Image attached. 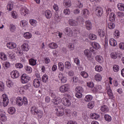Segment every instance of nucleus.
Segmentation results:
<instances>
[{
	"instance_id": "nucleus-1",
	"label": "nucleus",
	"mask_w": 124,
	"mask_h": 124,
	"mask_svg": "<svg viewBox=\"0 0 124 124\" xmlns=\"http://www.w3.org/2000/svg\"><path fill=\"white\" fill-rule=\"evenodd\" d=\"M16 104L19 107L23 105L27 106L28 104V99L26 97H23V98L21 97H17L16 99Z\"/></svg>"
},
{
	"instance_id": "nucleus-2",
	"label": "nucleus",
	"mask_w": 124,
	"mask_h": 124,
	"mask_svg": "<svg viewBox=\"0 0 124 124\" xmlns=\"http://www.w3.org/2000/svg\"><path fill=\"white\" fill-rule=\"evenodd\" d=\"M31 113L32 115H36L39 119H41L43 117V111L38 110L35 106L31 107Z\"/></svg>"
},
{
	"instance_id": "nucleus-3",
	"label": "nucleus",
	"mask_w": 124,
	"mask_h": 124,
	"mask_svg": "<svg viewBox=\"0 0 124 124\" xmlns=\"http://www.w3.org/2000/svg\"><path fill=\"white\" fill-rule=\"evenodd\" d=\"M30 80L31 78L26 74H23L21 77V82L22 84H27V83H29Z\"/></svg>"
},
{
	"instance_id": "nucleus-4",
	"label": "nucleus",
	"mask_w": 124,
	"mask_h": 124,
	"mask_svg": "<svg viewBox=\"0 0 124 124\" xmlns=\"http://www.w3.org/2000/svg\"><path fill=\"white\" fill-rule=\"evenodd\" d=\"M84 55L88 61H92L93 60V56L92 55V52L90 51L89 49H86L84 51Z\"/></svg>"
},
{
	"instance_id": "nucleus-5",
	"label": "nucleus",
	"mask_w": 124,
	"mask_h": 124,
	"mask_svg": "<svg viewBox=\"0 0 124 124\" xmlns=\"http://www.w3.org/2000/svg\"><path fill=\"white\" fill-rule=\"evenodd\" d=\"M61 102L63 105L67 106V107H69V106L71 105L70 100L66 98H62L61 100Z\"/></svg>"
},
{
	"instance_id": "nucleus-6",
	"label": "nucleus",
	"mask_w": 124,
	"mask_h": 124,
	"mask_svg": "<svg viewBox=\"0 0 124 124\" xmlns=\"http://www.w3.org/2000/svg\"><path fill=\"white\" fill-rule=\"evenodd\" d=\"M2 97L3 98L2 104L4 107H5L7 105H8V103H9V100L8 99V97L5 94H3L2 95Z\"/></svg>"
},
{
	"instance_id": "nucleus-7",
	"label": "nucleus",
	"mask_w": 124,
	"mask_h": 124,
	"mask_svg": "<svg viewBox=\"0 0 124 124\" xmlns=\"http://www.w3.org/2000/svg\"><path fill=\"white\" fill-rule=\"evenodd\" d=\"M65 33L67 34L68 36L71 37L73 36V31H72V29L69 27H66L65 29Z\"/></svg>"
},
{
	"instance_id": "nucleus-8",
	"label": "nucleus",
	"mask_w": 124,
	"mask_h": 124,
	"mask_svg": "<svg viewBox=\"0 0 124 124\" xmlns=\"http://www.w3.org/2000/svg\"><path fill=\"white\" fill-rule=\"evenodd\" d=\"M59 78L60 80L61 81V83L62 84H64V83H66V81H67V78L62 73H59Z\"/></svg>"
},
{
	"instance_id": "nucleus-9",
	"label": "nucleus",
	"mask_w": 124,
	"mask_h": 124,
	"mask_svg": "<svg viewBox=\"0 0 124 124\" xmlns=\"http://www.w3.org/2000/svg\"><path fill=\"white\" fill-rule=\"evenodd\" d=\"M69 89V86L67 84H65L63 85H62L60 88V91L61 93H65L66 92H67Z\"/></svg>"
},
{
	"instance_id": "nucleus-10",
	"label": "nucleus",
	"mask_w": 124,
	"mask_h": 124,
	"mask_svg": "<svg viewBox=\"0 0 124 124\" xmlns=\"http://www.w3.org/2000/svg\"><path fill=\"white\" fill-rule=\"evenodd\" d=\"M11 75L12 77V78H13V79H16V78H18L20 76V74H19V72L17 70L13 71L11 73Z\"/></svg>"
},
{
	"instance_id": "nucleus-11",
	"label": "nucleus",
	"mask_w": 124,
	"mask_h": 124,
	"mask_svg": "<svg viewBox=\"0 0 124 124\" xmlns=\"http://www.w3.org/2000/svg\"><path fill=\"white\" fill-rule=\"evenodd\" d=\"M107 90L108 91V94L110 99H113L114 98V95H113V93H112V90H111V88L110 86H108L107 87Z\"/></svg>"
},
{
	"instance_id": "nucleus-12",
	"label": "nucleus",
	"mask_w": 124,
	"mask_h": 124,
	"mask_svg": "<svg viewBox=\"0 0 124 124\" xmlns=\"http://www.w3.org/2000/svg\"><path fill=\"white\" fill-rule=\"evenodd\" d=\"M95 12L98 16H101L102 13H103V10L101 7H96L95 8Z\"/></svg>"
},
{
	"instance_id": "nucleus-13",
	"label": "nucleus",
	"mask_w": 124,
	"mask_h": 124,
	"mask_svg": "<svg viewBox=\"0 0 124 124\" xmlns=\"http://www.w3.org/2000/svg\"><path fill=\"white\" fill-rule=\"evenodd\" d=\"M33 85L34 88H39L40 86V80L39 79L35 78L33 81Z\"/></svg>"
},
{
	"instance_id": "nucleus-14",
	"label": "nucleus",
	"mask_w": 124,
	"mask_h": 124,
	"mask_svg": "<svg viewBox=\"0 0 124 124\" xmlns=\"http://www.w3.org/2000/svg\"><path fill=\"white\" fill-rule=\"evenodd\" d=\"M23 51L24 52H28L30 50V46L27 43H25L21 46Z\"/></svg>"
},
{
	"instance_id": "nucleus-15",
	"label": "nucleus",
	"mask_w": 124,
	"mask_h": 124,
	"mask_svg": "<svg viewBox=\"0 0 124 124\" xmlns=\"http://www.w3.org/2000/svg\"><path fill=\"white\" fill-rule=\"evenodd\" d=\"M117 15L120 18L121 23H124V13L122 12H118Z\"/></svg>"
},
{
	"instance_id": "nucleus-16",
	"label": "nucleus",
	"mask_w": 124,
	"mask_h": 124,
	"mask_svg": "<svg viewBox=\"0 0 124 124\" xmlns=\"http://www.w3.org/2000/svg\"><path fill=\"white\" fill-rule=\"evenodd\" d=\"M7 47L9 48V49H14L17 47V45L14 43H9L7 44Z\"/></svg>"
},
{
	"instance_id": "nucleus-17",
	"label": "nucleus",
	"mask_w": 124,
	"mask_h": 124,
	"mask_svg": "<svg viewBox=\"0 0 124 124\" xmlns=\"http://www.w3.org/2000/svg\"><path fill=\"white\" fill-rule=\"evenodd\" d=\"M108 19L110 22H114L116 20V16L114 13H111L109 15Z\"/></svg>"
},
{
	"instance_id": "nucleus-18",
	"label": "nucleus",
	"mask_w": 124,
	"mask_h": 124,
	"mask_svg": "<svg viewBox=\"0 0 124 124\" xmlns=\"http://www.w3.org/2000/svg\"><path fill=\"white\" fill-rule=\"evenodd\" d=\"M16 112V109L13 107H10L8 109V113H9L10 115H14V114H15Z\"/></svg>"
},
{
	"instance_id": "nucleus-19",
	"label": "nucleus",
	"mask_w": 124,
	"mask_h": 124,
	"mask_svg": "<svg viewBox=\"0 0 124 124\" xmlns=\"http://www.w3.org/2000/svg\"><path fill=\"white\" fill-rule=\"evenodd\" d=\"M45 16L47 19H50L52 17V12L49 10H47L45 12Z\"/></svg>"
},
{
	"instance_id": "nucleus-20",
	"label": "nucleus",
	"mask_w": 124,
	"mask_h": 124,
	"mask_svg": "<svg viewBox=\"0 0 124 124\" xmlns=\"http://www.w3.org/2000/svg\"><path fill=\"white\" fill-rule=\"evenodd\" d=\"M55 111H56V115L58 117H62V116H63L64 113H63V110L62 109V110H59V108H56Z\"/></svg>"
},
{
	"instance_id": "nucleus-21",
	"label": "nucleus",
	"mask_w": 124,
	"mask_h": 124,
	"mask_svg": "<svg viewBox=\"0 0 124 124\" xmlns=\"http://www.w3.org/2000/svg\"><path fill=\"white\" fill-rule=\"evenodd\" d=\"M86 27L87 30H88V31H91L92 27V24L91 22V21L87 20L86 21Z\"/></svg>"
},
{
	"instance_id": "nucleus-22",
	"label": "nucleus",
	"mask_w": 124,
	"mask_h": 124,
	"mask_svg": "<svg viewBox=\"0 0 124 124\" xmlns=\"http://www.w3.org/2000/svg\"><path fill=\"white\" fill-rule=\"evenodd\" d=\"M63 4L65 7H70L71 6V1L70 0H64Z\"/></svg>"
},
{
	"instance_id": "nucleus-23",
	"label": "nucleus",
	"mask_w": 124,
	"mask_h": 124,
	"mask_svg": "<svg viewBox=\"0 0 124 124\" xmlns=\"http://www.w3.org/2000/svg\"><path fill=\"white\" fill-rule=\"evenodd\" d=\"M58 68L60 71H63L64 70V65L62 62H59L58 63Z\"/></svg>"
},
{
	"instance_id": "nucleus-24",
	"label": "nucleus",
	"mask_w": 124,
	"mask_h": 124,
	"mask_svg": "<svg viewBox=\"0 0 124 124\" xmlns=\"http://www.w3.org/2000/svg\"><path fill=\"white\" fill-rule=\"evenodd\" d=\"M109 44L111 46H117V41L115 40V39L113 38L110 39Z\"/></svg>"
},
{
	"instance_id": "nucleus-25",
	"label": "nucleus",
	"mask_w": 124,
	"mask_h": 124,
	"mask_svg": "<svg viewBox=\"0 0 124 124\" xmlns=\"http://www.w3.org/2000/svg\"><path fill=\"white\" fill-rule=\"evenodd\" d=\"M0 59L2 60V61H6V60H7V56L5 55V53L1 52L0 53Z\"/></svg>"
},
{
	"instance_id": "nucleus-26",
	"label": "nucleus",
	"mask_w": 124,
	"mask_h": 124,
	"mask_svg": "<svg viewBox=\"0 0 124 124\" xmlns=\"http://www.w3.org/2000/svg\"><path fill=\"white\" fill-rule=\"evenodd\" d=\"M101 110L102 112H108L109 111V108L107 107V106L104 105L103 106L101 107Z\"/></svg>"
},
{
	"instance_id": "nucleus-27",
	"label": "nucleus",
	"mask_w": 124,
	"mask_h": 124,
	"mask_svg": "<svg viewBox=\"0 0 124 124\" xmlns=\"http://www.w3.org/2000/svg\"><path fill=\"white\" fill-rule=\"evenodd\" d=\"M52 102L55 105H58V104H60L61 102H62V100H61V98L60 97L56 98L52 101Z\"/></svg>"
},
{
	"instance_id": "nucleus-28",
	"label": "nucleus",
	"mask_w": 124,
	"mask_h": 124,
	"mask_svg": "<svg viewBox=\"0 0 124 124\" xmlns=\"http://www.w3.org/2000/svg\"><path fill=\"white\" fill-rule=\"evenodd\" d=\"M83 16L87 18V17H89V15L90 14V12L88 9H84L82 11Z\"/></svg>"
},
{
	"instance_id": "nucleus-29",
	"label": "nucleus",
	"mask_w": 124,
	"mask_h": 124,
	"mask_svg": "<svg viewBox=\"0 0 124 124\" xmlns=\"http://www.w3.org/2000/svg\"><path fill=\"white\" fill-rule=\"evenodd\" d=\"M48 47L51 49H56L58 48V45L55 43H51L48 45Z\"/></svg>"
},
{
	"instance_id": "nucleus-30",
	"label": "nucleus",
	"mask_w": 124,
	"mask_h": 124,
	"mask_svg": "<svg viewBox=\"0 0 124 124\" xmlns=\"http://www.w3.org/2000/svg\"><path fill=\"white\" fill-rule=\"evenodd\" d=\"M117 7L120 11H124V4L119 3L117 4Z\"/></svg>"
},
{
	"instance_id": "nucleus-31",
	"label": "nucleus",
	"mask_w": 124,
	"mask_h": 124,
	"mask_svg": "<svg viewBox=\"0 0 124 124\" xmlns=\"http://www.w3.org/2000/svg\"><path fill=\"white\" fill-rule=\"evenodd\" d=\"M92 99L93 96L91 95H87L84 98V100L86 102H89V101H91Z\"/></svg>"
},
{
	"instance_id": "nucleus-32",
	"label": "nucleus",
	"mask_w": 124,
	"mask_h": 124,
	"mask_svg": "<svg viewBox=\"0 0 124 124\" xmlns=\"http://www.w3.org/2000/svg\"><path fill=\"white\" fill-rule=\"evenodd\" d=\"M30 23L31 26H33V27H36V25H37V21L33 19H30Z\"/></svg>"
},
{
	"instance_id": "nucleus-33",
	"label": "nucleus",
	"mask_w": 124,
	"mask_h": 124,
	"mask_svg": "<svg viewBox=\"0 0 124 124\" xmlns=\"http://www.w3.org/2000/svg\"><path fill=\"white\" fill-rule=\"evenodd\" d=\"M89 37L90 39H91V40H96L97 36L94 34H90Z\"/></svg>"
},
{
	"instance_id": "nucleus-34",
	"label": "nucleus",
	"mask_w": 124,
	"mask_h": 124,
	"mask_svg": "<svg viewBox=\"0 0 124 124\" xmlns=\"http://www.w3.org/2000/svg\"><path fill=\"white\" fill-rule=\"evenodd\" d=\"M96 60L100 63H102L103 62V58L101 56H97L96 57Z\"/></svg>"
},
{
	"instance_id": "nucleus-35",
	"label": "nucleus",
	"mask_w": 124,
	"mask_h": 124,
	"mask_svg": "<svg viewBox=\"0 0 124 124\" xmlns=\"http://www.w3.org/2000/svg\"><path fill=\"white\" fill-rule=\"evenodd\" d=\"M98 33L101 37H103V36L105 35V32H104V31L101 29H99L98 30Z\"/></svg>"
},
{
	"instance_id": "nucleus-36",
	"label": "nucleus",
	"mask_w": 124,
	"mask_h": 124,
	"mask_svg": "<svg viewBox=\"0 0 124 124\" xmlns=\"http://www.w3.org/2000/svg\"><path fill=\"white\" fill-rule=\"evenodd\" d=\"M20 13L21 15H23V16H25L26 14H28V10H27V8H21L20 10Z\"/></svg>"
},
{
	"instance_id": "nucleus-37",
	"label": "nucleus",
	"mask_w": 124,
	"mask_h": 124,
	"mask_svg": "<svg viewBox=\"0 0 124 124\" xmlns=\"http://www.w3.org/2000/svg\"><path fill=\"white\" fill-rule=\"evenodd\" d=\"M92 45L93 47L94 48V49H99L100 48V46L97 43L93 42V43H92Z\"/></svg>"
},
{
	"instance_id": "nucleus-38",
	"label": "nucleus",
	"mask_w": 124,
	"mask_h": 124,
	"mask_svg": "<svg viewBox=\"0 0 124 124\" xmlns=\"http://www.w3.org/2000/svg\"><path fill=\"white\" fill-rule=\"evenodd\" d=\"M108 27L110 30H113L115 29V23L114 22H109L108 24Z\"/></svg>"
},
{
	"instance_id": "nucleus-39",
	"label": "nucleus",
	"mask_w": 124,
	"mask_h": 124,
	"mask_svg": "<svg viewBox=\"0 0 124 124\" xmlns=\"http://www.w3.org/2000/svg\"><path fill=\"white\" fill-rule=\"evenodd\" d=\"M104 119L107 122H111L112 121V117L108 114H106L105 115Z\"/></svg>"
},
{
	"instance_id": "nucleus-40",
	"label": "nucleus",
	"mask_w": 124,
	"mask_h": 124,
	"mask_svg": "<svg viewBox=\"0 0 124 124\" xmlns=\"http://www.w3.org/2000/svg\"><path fill=\"white\" fill-rule=\"evenodd\" d=\"M31 36H32L31 34V33L29 32H27L24 34V37H25V38H26L27 39L31 38Z\"/></svg>"
},
{
	"instance_id": "nucleus-41",
	"label": "nucleus",
	"mask_w": 124,
	"mask_h": 124,
	"mask_svg": "<svg viewBox=\"0 0 124 124\" xmlns=\"http://www.w3.org/2000/svg\"><path fill=\"white\" fill-rule=\"evenodd\" d=\"M29 63L31 65L34 66L36 64V60L31 59L29 60Z\"/></svg>"
},
{
	"instance_id": "nucleus-42",
	"label": "nucleus",
	"mask_w": 124,
	"mask_h": 124,
	"mask_svg": "<svg viewBox=\"0 0 124 124\" xmlns=\"http://www.w3.org/2000/svg\"><path fill=\"white\" fill-rule=\"evenodd\" d=\"M76 91L77 93H82L84 92V89H83V88L82 87L78 86V87H76Z\"/></svg>"
},
{
	"instance_id": "nucleus-43",
	"label": "nucleus",
	"mask_w": 124,
	"mask_h": 124,
	"mask_svg": "<svg viewBox=\"0 0 124 124\" xmlns=\"http://www.w3.org/2000/svg\"><path fill=\"white\" fill-rule=\"evenodd\" d=\"M102 79V77H101L100 74H97L95 76V80H96V81L99 82V81H101Z\"/></svg>"
},
{
	"instance_id": "nucleus-44",
	"label": "nucleus",
	"mask_w": 124,
	"mask_h": 124,
	"mask_svg": "<svg viewBox=\"0 0 124 124\" xmlns=\"http://www.w3.org/2000/svg\"><path fill=\"white\" fill-rule=\"evenodd\" d=\"M65 67L67 69H70L71 68V63L70 62L67 61L65 62Z\"/></svg>"
},
{
	"instance_id": "nucleus-45",
	"label": "nucleus",
	"mask_w": 124,
	"mask_h": 124,
	"mask_svg": "<svg viewBox=\"0 0 124 124\" xmlns=\"http://www.w3.org/2000/svg\"><path fill=\"white\" fill-rule=\"evenodd\" d=\"M69 24L71 26H76L77 25V22L74 20L70 19L69 21Z\"/></svg>"
},
{
	"instance_id": "nucleus-46",
	"label": "nucleus",
	"mask_w": 124,
	"mask_h": 124,
	"mask_svg": "<svg viewBox=\"0 0 124 124\" xmlns=\"http://www.w3.org/2000/svg\"><path fill=\"white\" fill-rule=\"evenodd\" d=\"M6 120V116H5V115L2 114L0 115V121H2V122H5Z\"/></svg>"
},
{
	"instance_id": "nucleus-47",
	"label": "nucleus",
	"mask_w": 124,
	"mask_h": 124,
	"mask_svg": "<svg viewBox=\"0 0 124 124\" xmlns=\"http://www.w3.org/2000/svg\"><path fill=\"white\" fill-rule=\"evenodd\" d=\"M42 82L47 83L48 82V76L44 75L42 77Z\"/></svg>"
},
{
	"instance_id": "nucleus-48",
	"label": "nucleus",
	"mask_w": 124,
	"mask_h": 124,
	"mask_svg": "<svg viewBox=\"0 0 124 124\" xmlns=\"http://www.w3.org/2000/svg\"><path fill=\"white\" fill-rule=\"evenodd\" d=\"M80 74L83 78H88L89 77V75L88 74V73L85 72V71H82L80 73Z\"/></svg>"
},
{
	"instance_id": "nucleus-49",
	"label": "nucleus",
	"mask_w": 124,
	"mask_h": 124,
	"mask_svg": "<svg viewBox=\"0 0 124 124\" xmlns=\"http://www.w3.org/2000/svg\"><path fill=\"white\" fill-rule=\"evenodd\" d=\"M4 91V83L2 81H0V91L3 92Z\"/></svg>"
},
{
	"instance_id": "nucleus-50",
	"label": "nucleus",
	"mask_w": 124,
	"mask_h": 124,
	"mask_svg": "<svg viewBox=\"0 0 124 124\" xmlns=\"http://www.w3.org/2000/svg\"><path fill=\"white\" fill-rule=\"evenodd\" d=\"M94 107V102L92 101L89 103L88 105V108H90V109H92V108H93Z\"/></svg>"
},
{
	"instance_id": "nucleus-51",
	"label": "nucleus",
	"mask_w": 124,
	"mask_h": 124,
	"mask_svg": "<svg viewBox=\"0 0 124 124\" xmlns=\"http://www.w3.org/2000/svg\"><path fill=\"white\" fill-rule=\"evenodd\" d=\"M117 52H112L110 54V57L111 59H113V60H116L117 59Z\"/></svg>"
},
{
	"instance_id": "nucleus-52",
	"label": "nucleus",
	"mask_w": 124,
	"mask_h": 124,
	"mask_svg": "<svg viewBox=\"0 0 124 124\" xmlns=\"http://www.w3.org/2000/svg\"><path fill=\"white\" fill-rule=\"evenodd\" d=\"M95 69L96 71H97L98 72H100V71H102V67L99 65H97L95 67Z\"/></svg>"
},
{
	"instance_id": "nucleus-53",
	"label": "nucleus",
	"mask_w": 124,
	"mask_h": 124,
	"mask_svg": "<svg viewBox=\"0 0 124 124\" xmlns=\"http://www.w3.org/2000/svg\"><path fill=\"white\" fill-rule=\"evenodd\" d=\"M64 15H69L70 14V10L68 8L65 9L63 11Z\"/></svg>"
},
{
	"instance_id": "nucleus-54",
	"label": "nucleus",
	"mask_w": 124,
	"mask_h": 124,
	"mask_svg": "<svg viewBox=\"0 0 124 124\" xmlns=\"http://www.w3.org/2000/svg\"><path fill=\"white\" fill-rule=\"evenodd\" d=\"M113 69L115 72H118V71H119V69H120V66L117 65H114L113 67Z\"/></svg>"
},
{
	"instance_id": "nucleus-55",
	"label": "nucleus",
	"mask_w": 124,
	"mask_h": 124,
	"mask_svg": "<svg viewBox=\"0 0 124 124\" xmlns=\"http://www.w3.org/2000/svg\"><path fill=\"white\" fill-rule=\"evenodd\" d=\"M25 69L28 73H31V71H32L31 67H29V66H26Z\"/></svg>"
},
{
	"instance_id": "nucleus-56",
	"label": "nucleus",
	"mask_w": 124,
	"mask_h": 124,
	"mask_svg": "<svg viewBox=\"0 0 124 124\" xmlns=\"http://www.w3.org/2000/svg\"><path fill=\"white\" fill-rule=\"evenodd\" d=\"M7 10H9V11H11V10L13 9V5L11 4H8L7 5Z\"/></svg>"
},
{
	"instance_id": "nucleus-57",
	"label": "nucleus",
	"mask_w": 124,
	"mask_h": 124,
	"mask_svg": "<svg viewBox=\"0 0 124 124\" xmlns=\"http://www.w3.org/2000/svg\"><path fill=\"white\" fill-rule=\"evenodd\" d=\"M12 16L14 19H16L17 17H18V15H17V13L16 11H14L12 12Z\"/></svg>"
},
{
	"instance_id": "nucleus-58",
	"label": "nucleus",
	"mask_w": 124,
	"mask_h": 124,
	"mask_svg": "<svg viewBox=\"0 0 124 124\" xmlns=\"http://www.w3.org/2000/svg\"><path fill=\"white\" fill-rule=\"evenodd\" d=\"M16 29V27H15V26L13 24H11L10 25V30L11 31H15Z\"/></svg>"
},
{
	"instance_id": "nucleus-59",
	"label": "nucleus",
	"mask_w": 124,
	"mask_h": 124,
	"mask_svg": "<svg viewBox=\"0 0 124 124\" xmlns=\"http://www.w3.org/2000/svg\"><path fill=\"white\" fill-rule=\"evenodd\" d=\"M76 96L77 97V98H82V96H83V95L82 94V93L77 92L76 93Z\"/></svg>"
},
{
	"instance_id": "nucleus-60",
	"label": "nucleus",
	"mask_w": 124,
	"mask_h": 124,
	"mask_svg": "<svg viewBox=\"0 0 124 124\" xmlns=\"http://www.w3.org/2000/svg\"><path fill=\"white\" fill-rule=\"evenodd\" d=\"M77 6L78 7V8H83L84 5L83 3H82V2H80V1H78L77 3Z\"/></svg>"
},
{
	"instance_id": "nucleus-61",
	"label": "nucleus",
	"mask_w": 124,
	"mask_h": 124,
	"mask_svg": "<svg viewBox=\"0 0 124 124\" xmlns=\"http://www.w3.org/2000/svg\"><path fill=\"white\" fill-rule=\"evenodd\" d=\"M28 24V22L26 20H22L20 22V25H22L23 27H26Z\"/></svg>"
},
{
	"instance_id": "nucleus-62",
	"label": "nucleus",
	"mask_w": 124,
	"mask_h": 124,
	"mask_svg": "<svg viewBox=\"0 0 124 124\" xmlns=\"http://www.w3.org/2000/svg\"><path fill=\"white\" fill-rule=\"evenodd\" d=\"M15 66L16 68H22L23 64H22L21 63H17L16 64Z\"/></svg>"
},
{
	"instance_id": "nucleus-63",
	"label": "nucleus",
	"mask_w": 124,
	"mask_h": 124,
	"mask_svg": "<svg viewBox=\"0 0 124 124\" xmlns=\"http://www.w3.org/2000/svg\"><path fill=\"white\" fill-rule=\"evenodd\" d=\"M54 20L56 22H60V20H61L60 19V16H59V15H58L57 14H56L55 16H54Z\"/></svg>"
},
{
	"instance_id": "nucleus-64",
	"label": "nucleus",
	"mask_w": 124,
	"mask_h": 124,
	"mask_svg": "<svg viewBox=\"0 0 124 124\" xmlns=\"http://www.w3.org/2000/svg\"><path fill=\"white\" fill-rule=\"evenodd\" d=\"M119 48L121 50H124V43H120L119 44Z\"/></svg>"
}]
</instances>
